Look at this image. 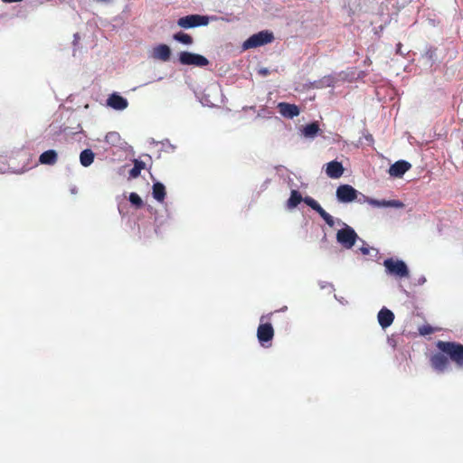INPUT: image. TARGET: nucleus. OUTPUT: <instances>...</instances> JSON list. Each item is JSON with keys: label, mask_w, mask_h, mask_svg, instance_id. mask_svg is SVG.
<instances>
[{"label": "nucleus", "mask_w": 463, "mask_h": 463, "mask_svg": "<svg viewBox=\"0 0 463 463\" xmlns=\"http://www.w3.org/2000/svg\"><path fill=\"white\" fill-rule=\"evenodd\" d=\"M396 52H397V53H399V54H401V55H404V54H405V52L402 51V43H398V44H397Z\"/></svg>", "instance_id": "f704fd0d"}, {"label": "nucleus", "mask_w": 463, "mask_h": 463, "mask_svg": "<svg viewBox=\"0 0 463 463\" xmlns=\"http://www.w3.org/2000/svg\"><path fill=\"white\" fill-rule=\"evenodd\" d=\"M383 266L389 275L401 279L409 276V269L403 260L389 258L383 261Z\"/></svg>", "instance_id": "39448f33"}, {"label": "nucleus", "mask_w": 463, "mask_h": 463, "mask_svg": "<svg viewBox=\"0 0 463 463\" xmlns=\"http://www.w3.org/2000/svg\"><path fill=\"white\" fill-rule=\"evenodd\" d=\"M370 200H373V199L369 198L366 195H364V194H363L358 192V196H357V198L354 201H356L359 203H369Z\"/></svg>", "instance_id": "cd10ccee"}, {"label": "nucleus", "mask_w": 463, "mask_h": 463, "mask_svg": "<svg viewBox=\"0 0 463 463\" xmlns=\"http://www.w3.org/2000/svg\"><path fill=\"white\" fill-rule=\"evenodd\" d=\"M303 202L314 211H316L318 214L324 210L321 205L312 197L307 196L303 198Z\"/></svg>", "instance_id": "5701e85b"}, {"label": "nucleus", "mask_w": 463, "mask_h": 463, "mask_svg": "<svg viewBox=\"0 0 463 463\" xmlns=\"http://www.w3.org/2000/svg\"><path fill=\"white\" fill-rule=\"evenodd\" d=\"M5 3H18L22 2L23 0H2Z\"/></svg>", "instance_id": "e433bc0d"}, {"label": "nucleus", "mask_w": 463, "mask_h": 463, "mask_svg": "<svg viewBox=\"0 0 463 463\" xmlns=\"http://www.w3.org/2000/svg\"><path fill=\"white\" fill-rule=\"evenodd\" d=\"M107 105L115 110H124L128 106V101L118 93H112L107 99Z\"/></svg>", "instance_id": "9d476101"}, {"label": "nucleus", "mask_w": 463, "mask_h": 463, "mask_svg": "<svg viewBox=\"0 0 463 463\" xmlns=\"http://www.w3.org/2000/svg\"><path fill=\"white\" fill-rule=\"evenodd\" d=\"M369 204L378 208H402L404 204L399 200H376L369 201Z\"/></svg>", "instance_id": "2eb2a0df"}, {"label": "nucleus", "mask_w": 463, "mask_h": 463, "mask_svg": "<svg viewBox=\"0 0 463 463\" xmlns=\"http://www.w3.org/2000/svg\"><path fill=\"white\" fill-rule=\"evenodd\" d=\"M339 203H348L354 202L358 196V191L349 184H341L335 192Z\"/></svg>", "instance_id": "6e6552de"}, {"label": "nucleus", "mask_w": 463, "mask_h": 463, "mask_svg": "<svg viewBox=\"0 0 463 463\" xmlns=\"http://www.w3.org/2000/svg\"><path fill=\"white\" fill-rule=\"evenodd\" d=\"M359 250L363 255H369L371 253V251L374 252V257L378 254L377 250H375L373 248H370L369 246L364 245V244L361 248H359Z\"/></svg>", "instance_id": "bb28decb"}, {"label": "nucleus", "mask_w": 463, "mask_h": 463, "mask_svg": "<svg viewBox=\"0 0 463 463\" xmlns=\"http://www.w3.org/2000/svg\"><path fill=\"white\" fill-rule=\"evenodd\" d=\"M378 323L381 326L383 329H385L389 327L393 320H394V314L392 311L388 309L387 307H383L377 315Z\"/></svg>", "instance_id": "f8f14e48"}, {"label": "nucleus", "mask_w": 463, "mask_h": 463, "mask_svg": "<svg viewBox=\"0 0 463 463\" xmlns=\"http://www.w3.org/2000/svg\"><path fill=\"white\" fill-rule=\"evenodd\" d=\"M129 202L136 208H140L143 205V200L137 193H131L129 194Z\"/></svg>", "instance_id": "393cba45"}, {"label": "nucleus", "mask_w": 463, "mask_h": 463, "mask_svg": "<svg viewBox=\"0 0 463 463\" xmlns=\"http://www.w3.org/2000/svg\"><path fill=\"white\" fill-rule=\"evenodd\" d=\"M95 1L98 3L108 4V3L111 2L112 0H95Z\"/></svg>", "instance_id": "4c0bfd02"}, {"label": "nucleus", "mask_w": 463, "mask_h": 463, "mask_svg": "<svg viewBox=\"0 0 463 463\" xmlns=\"http://www.w3.org/2000/svg\"><path fill=\"white\" fill-rule=\"evenodd\" d=\"M326 173L329 177L336 179L343 175L344 168L341 163L331 161L326 165Z\"/></svg>", "instance_id": "dca6fc26"}, {"label": "nucleus", "mask_w": 463, "mask_h": 463, "mask_svg": "<svg viewBox=\"0 0 463 463\" xmlns=\"http://www.w3.org/2000/svg\"><path fill=\"white\" fill-rule=\"evenodd\" d=\"M273 39L274 36L272 33H269V31H260L258 33L251 35L243 43L242 49L248 50L262 46L266 43H271Z\"/></svg>", "instance_id": "423d86ee"}, {"label": "nucleus", "mask_w": 463, "mask_h": 463, "mask_svg": "<svg viewBox=\"0 0 463 463\" xmlns=\"http://www.w3.org/2000/svg\"><path fill=\"white\" fill-rule=\"evenodd\" d=\"M95 154L91 149H84L80 154V165L84 167L90 166L94 161Z\"/></svg>", "instance_id": "6ab92c4d"}, {"label": "nucleus", "mask_w": 463, "mask_h": 463, "mask_svg": "<svg viewBox=\"0 0 463 463\" xmlns=\"http://www.w3.org/2000/svg\"><path fill=\"white\" fill-rule=\"evenodd\" d=\"M58 155L55 150L50 149L43 152L40 157L39 162L42 165H52L57 162Z\"/></svg>", "instance_id": "f3484780"}, {"label": "nucleus", "mask_w": 463, "mask_h": 463, "mask_svg": "<svg viewBox=\"0 0 463 463\" xmlns=\"http://www.w3.org/2000/svg\"><path fill=\"white\" fill-rule=\"evenodd\" d=\"M411 164L405 160H399L389 168V175L393 177H402L410 168Z\"/></svg>", "instance_id": "9b49d317"}, {"label": "nucleus", "mask_w": 463, "mask_h": 463, "mask_svg": "<svg viewBox=\"0 0 463 463\" xmlns=\"http://www.w3.org/2000/svg\"><path fill=\"white\" fill-rule=\"evenodd\" d=\"M358 235L355 231L344 222L336 232V241L345 249H351L354 244Z\"/></svg>", "instance_id": "20e7f679"}, {"label": "nucleus", "mask_w": 463, "mask_h": 463, "mask_svg": "<svg viewBox=\"0 0 463 463\" xmlns=\"http://www.w3.org/2000/svg\"><path fill=\"white\" fill-rule=\"evenodd\" d=\"M152 195L159 203H162L165 197V187L160 182L154 183L152 186Z\"/></svg>", "instance_id": "a211bd4d"}, {"label": "nucleus", "mask_w": 463, "mask_h": 463, "mask_svg": "<svg viewBox=\"0 0 463 463\" xmlns=\"http://www.w3.org/2000/svg\"><path fill=\"white\" fill-rule=\"evenodd\" d=\"M303 201V198L300 194V193L297 190H292L290 194V197L288 198L287 202V207L289 210H292L296 208L301 202Z\"/></svg>", "instance_id": "412c9836"}, {"label": "nucleus", "mask_w": 463, "mask_h": 463, "mask_svg": "<svg viewBox=\"0 0 463 463\" xmlns=\"http://www.w3.org/2000/svg\"><path fill=\"white\" fill-rule=\"evenodd\" d=\"M279 113L288 118H293L299 115V109L294 104L280 102L278 105Z\"/></svg>", "instance_id": "ddd939ff"}, {"label": "nucleus", "mask_w": 463, "mask_h": 463, "mask_svg": "<svg viewBox=\"0 0 463 463\" xmlns=\"http://www.w3.org/2000/svg\"><path fill=\"white\" fill-rule=\"evenodd\" d=\"M425 56H426V58H427L430 61H432V59H433V56H434V52H433V51H429V52H426Z\"/></svg>", "instance_id": "72a5a7b5"}, {"label": "nucleus", "mask_w": 463, "mask_h": 463, "mask_svg": "<svg viewBox=\"0 0 463 463\" xmlns=\"http://www.w3.org/2000/svg\"><path fill=\"white\" fill-rule=\"evenodd\" d=\"M272 314L267 316H261L260 324L257 329V337L261 346L269 347L270 342L274 337V328L269 322H264L265 319L269 318Z\"/></svg>", "instance_id": "7ed1b4c3"}, {"label": "nucleus", "mask_w": 463, "mask_h": 463, "mask_svg": "<svg viewBox=\"0 0 463 463\" xmlns=\"http://www.w3.org/2000/svg\"><path fill=\"white\" fill-rule=\"evenodd\" d=\"M80 38H81V33H77L74 34V41H73L74 45H79L80 44L79 42H80Z\"/></svg>", "instance_id": "2f4dec72"}, {"label": "nucleus", "mask_w": 463, "mask_h": 463, "mask_svg": "<svg viewBox=\"0 0 463 463\" xmlns=\"http://www.w3.org/2000/svg\"><path fill=\"white\" fill-rule=\"evenodd\" d=\"M118 139V133L116 132H111V133H109L107 136H106V140L108 142H115Z\"/></svg>", "instance_id": "c756f323"}, {"label": "nucleus", "mask_w": 463, "mask_h": 463, "mask_svg": "<svg viewBox=\"0 0 463 463\" xmlns=\"http://www.w3.org/2000/svg\"><path fill=\"white\" fill-rule=\"evenodd\" d=\"M319 215L326 222V223L330 227H334L335 224L341 226L344 223V222L342 220L334 218L332 215H330L325 210H323V212H321L319 213Z\"/></svg>", "instance_id": "4be33fe9"}, {"label": "nucleus", "mask_w": 463, "mask_h": 463, "mask_svg": "<svg viewBox=\"0 0 463 463\" xmlns=\"http://www.w3.org/2000/svg\"><path fill=\"white\" fill-rule=\"evenodd\" d=\"M426 282V278L424 276H420L417 279V285H423Z\"/></svg>", "instance_id": "473e14b6"}, {"label": "nucleus", "mask_w": 463, "mask_h": 463, "mask_svg": "<svg viewBox=\"0 0 463 463\" xmlns=\"http://www.w3.org/2000/svg\"><path fill=\"white\" fill-rule=\"evenodd\" d=\"M211 20L217 21V18L215 16L193 14L180 17L176 22H170L169 27L174 28L177 25L182 29H194L208 25Z\"/></svg>", "instance_id": "f257e3e1"}, {"label": "nucleus", "mask_w": 463, "mask_h": 463, "mask_svg": "<svg viewBox=\"0 0 463 463\" xmlns=\"http://www.w3.org/2000/svg\"><path fill=\"white\" fill-rule=\"evenodd\" d=\"M319 286H320V288H326V286H328V287H330V288H333V286H332L331 284H328V283H326V282H320V283H319Z\"/></svg>", "instance_id": "c9c22d12"}, {"label": "nucleus", "mask_w": 463, "mask_h": 463, "mask_svg": "<svg viewBox=\"0 0 463 463\" xmlns=\"http://www.w3.org/2000/svg\"><path fill=\"white\" fill-rule=\"evenodd\" d=\"M285 310H287V307H286V306H285V307H281V308L279 309V311H280V312H283V311H285Z\"/></svg>", "instance_id": "58836bf2"}, {"label": "nucleus", "mask_w": 463, "mask_h": 463, "mask_svg": "<svg viewBox=\"0 0 463 463\" xmlns=\"http://www.w3.org/2000/svg\"><path fill=\"white\" fill-rule=\"evenodd\" d=\"M258 73H259L260 76L265 77V76L269 75V69H268V68L261 67V68H260V69L258 70Z\"/></svg>", "instance_id": "7c9ffc66"}, {"label": "nucleus", "mask_w": 463, "mask_h": 463, "mask_svg": "<svg viewBox=\"0 0 463 463\" xmlns=\"http://www.w3.org/2000/svg\"><path fill=\"white\" fill-rule=\"evenodd\" d=\"M419 330L421 335H427L433 332L432 327L430 326H423Z\"/></svg>", "instance_id": "c85d7f7f"}, {"label": "nucleus", "mask_w": 463, "mask_h": 463, "mask_svg": "<svg viewBox=\"0 0 463 463\" xmlns=\"http://www.w3.org/2000/svg\"><path fill=\"white\" fill-rule=\"evenodd\" d=\"M144 167V163L136 162L134 167L130 170L129 175L131 177H137Z\"/></svg>", "instance_id": "a878e982"}, {"label": "nucleus", "mask_w": 463, "mask_h": 463, "mask_svg": "<svg viewBox=\"0 0 463 463\" xmlns=\"http://www.w3.org/2000/svg\"><path fill=\"white\" fill-rule=\"evenodd\" d=\"M171 50L166 44H159L153 48L152 57L156 60L167 61L170 59Z\"/></svg>", "instance_id": "4468645a"}, {"label": "nucleus", "mask_w": 463, "mask_h": 463, "mask_svg": "<svg viewBox=\"0 0 463 463\" xmlns=\"http://www.w3.org/2000/svg\"><path fill=\"white\" fill-rule=\"evenodd\" d=\"M430 364L432 368L439 373H443L449 369V361L445 354L441 352L431 355Z\"/></svg>", "instance_id": "1a4fd4ad"}, {"label": "nucleus", "mask_w": 463, "mask_h": 463, "mask_svg": "<svg viewBox=\"0 0 463 463\" xmlns=\"http://www.w3.org/2000/svg\"><path fill=\"white\" fill-rule=\"evenodd\" d=\"M436 345L457 367L463 368V345L457 342L438 341Z\"/></svg>", "instance_id": "f03ea898"}, {"label": "nucleus", "mask_w": 463, "mask_h": 463, "mask_svg": "<svg viewBox=\"0 0 463 463\" xmlns=\"http://www.w3.org/2000/svg\"><path fill=\"white\" fill-rule=\"evenodd\" d=\"M174 39L185 45H190L193 43V38L189 34L181 32L174 34Z\"/></svg>", "instance_id": "b1692460"}, {"label": "nucleus", "mask_w": 463, "mask_h": 463, "mask_svg": "<svg viewBox=\"0 0 463 463\" xmlns=\"http://www.w3.org/2000/svg\"><path fill=\"white\" fill-rule=\"evenodd\" d=\"M319 131L318 124L313 122L306 125L302 129V135L307 138H314Z\"/></svg>", "instance_id": "aec40b11"}, {"label": "nucleus", "mask_w": 463, "mask_h": 463, "mask_svg": "<svg viewBox=\"0 0 463 463\" xmlns=\"http://www.w3.org/2000/svg\"><path fill=\"white\" fill-rule=\"evenodd\" d=\"M179 61L183 65H192L200 68L205 67L209 64L207 58L201 54L190 52H181L179 53Z\"/></svg>", "instance_id": "0eeeda50"}]
</instances>
